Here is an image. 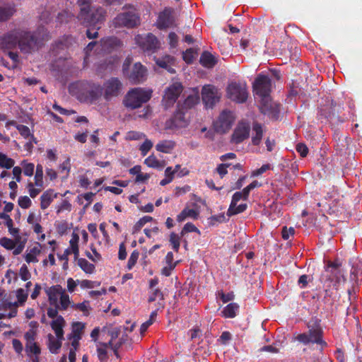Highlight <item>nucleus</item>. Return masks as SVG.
I'll list each match as a JSON object with an SVG mask.
<instances>
[{
    "mask_svg": "<svg viewBox=\"0 0 362 362\" xmlns=\"http://www.w3.org/2000/svg\"><path fill=\"white\" fill-rule=\"evenodd\" d=\"M22 170L25 176H32L34 173L35 165L32 163H28L26 160L21 162Z\"/></svg>",
    "mask_w": 362,
    "mask_h": 362,
    "instance_id": "45",
    "label": "nucleus"
},
{
    "mask_svg": "<svg viewBox=\"0 0 362 362\" xmlns=\"http://www.w3.org/2000/svg\"><path fill=\"white\" fill-rule=\"evenodd\" d=\"M59 305L60 310H67L69 306L71 305V300H70L69 296L66 293L65 291L61 295V297L59 298Z\"/></svg>",
    "mask_w": 362,
    "mask_h": 362,
    "instance_id": "44",
    "label": "nucleus"
},
{
    "mask_svg": "<svg viewBox=\"0 0 362 362\" xmlns=\"http://www.w3.org/2000/svg\"><path fill=\"white\" fill-rule=\"evenodd\" d=\"M144 136V134H143L141 132H136V131H129L126 136V139L127 140H139Z\"/></svg>",
    "mask_w": 362,
    "mask_h": 362,
    "instance_id": "61",
    "label": "nucleus"
},
{
    "mask_svg": "<svg viewBox=\"0 0 362 362\" xmlns=\"http://www.w3.org/2000/svg\"><path fill=\"white\" fill-rule=\"evenodd\" d=\"M199 62L204 67L211 68L216 65V60L210 52L204 51L201 54Z\"/></svg>",
    "mask_w": 362,
    "mask_h": 362,
    "instance_id": "31",
    "label": "nucleus"
},
{
    "mask_svg": "<svg viewBox=\"0 0 362 362\" xmlns=\"http://www.w3.org/2000/svg\"><path fill=\"white\" fill-rule=\"evenodd\" d=\"M47 346L49 351L52 354H57L59 353V349L62 347V341L64 339H59L58 338H54V337L52 334H49L47 335Z\"/></svg>",
    "mask_w": 362,
    "mask_h": 362,
    "instance_id": "29",
    "label": "nucleus"
},
{
    "mask_svg": "<svg viewBox=\"0 0 362 362\" xmlns=\"http://www.w3.org/2000/svg\"><path fill=\"white\" fill-rule=\"evenodd\" d=\"M135 41L144 52L153 53L160 47L158 38L151 33L137 35L135 37Z\"/></svg>",
    "mask_w": 362,
    "mask_h": 362,
    "instance_id": "11",
    "label": "nucleus"
},
{
    "mask_svg": "<svg viewBox=\"0 0 362 362\" xmlns=\"http://www.w3.org/2000/svg\"><path fill=\"white\" fill-rule=\"evenodd\" d=\"M309 339L310 342L315 343L320 345H326V342L322 340V331L320 327L309 329L308 332Z\"/></svg>",
    "mask_w": 362,
    "mask_h": 362,
    "instance_id": "28",
    "label": "nucleus"
},
{
    "mask_svg": "<svg viewBox=\"0 0 362 362\" xmlns=\"http://www.w3.org/2000/svg\"><path fill=\"white\" fill-rule=\"evenodd\" d=\"M37 337V330L30 329L24 334V339H25V351L28 355L33 354L38 356L41 353L39 345L35 342Z\"/></svg>",
    "mask_w": 362,
    "mask_h": 362,
    "instance_id": "16",
    "label": "nucleus"
},
{
    "mask_svg": "<svg viewBox=\"0 0 362 362\" xmlns=\"http://www.w3.org/2000/svg\"><path fill=\"white\" fill-rule=\"evenodd\" d=\"M78 265L79 267L86 274H92L95 271V265L90 263L87 259L84 258L78 257Z\"/></svg>",
    "mask_w": 362,
    "mask_h": 362,
    "instance_id": "38",
    "label": "nucleus"
},
{
    "mask_svg": "<svg viewBox=\"0 0 362 362\" xmlns=\"http://www.w3.org/2000/svg\"><path fill=\"white\" fill-rule=\"evenodd\" d=\"M140 23V16L134 11L120 13L112 20L115 28H134L139 25Z\"/></svg>",
    "mask_w": 362,
    "mask_h": 362,
    "instance_id": "5",
    "label": "nucleus"
},
{
    "mask_svg": "<svg viewBox=\"0 0 362 362\" xmlns=\"http://www.w3.org/2000/svg\"><path fill=\"white\" fill-rule=\"evenodd\" d=\"M239 309V305L235 303H230L223 310V316L227 318H233L236 316V313Z\"/></svg>",
    "mask_w": 362,
    "mask_h": 362,
    "instance_id": "35",
    "label": "nucleus"
},
{
    "mask_svg": "<svg viewBox=\"0 0 362 362\" xmlns=\"http://www.w3.org/2000/svg\"><path fill=\"white\" fill-rule=\"evenodd\" d=\"M57 197V194L54 193L53 189H50L45 191L40 197V208L43 210L47 209Z\"/></svg>",
    "mask_w": 362,
    "mask_h": 362,
    "instance_id": "26",
    "label": "nucleus"
},
{
    "mask_svg": "<svg viewBox=\"0 0 362 362\" xmlns=\"http://www.w3.org/2000/svg\"><path fill=\"white\" fill-rule=\"evenodd\" d=\"M252 131L255 134L252 137V142L253 145L257 146L260 144L263 136V127L261 124L255 122L252 124Z\"/></svg>",
    "mask_w": 362,
    "mask_h": 362,
    "instance_id": "32",
    "label": "nucleus"
},
{
    "mask_svg": "<svg viewBox=\"0 0 362 362\" xmlns=\"http://www.w3.org/2000/svg\"><path fill=\"white\" fill-rule=\"evenodd\" d=\"M64 291L61 285L57 284L47 288L45 293L48 297V301L50 305H57L59 304V298Z\"/></svg>",
    "mask_w": 362,
    "mask_h": 362,
    "instance_id": "21",
    "label": "nucleus"
},
{
    "mask_svg": "<svg viewBox=\"0 0 362 362\" xmlns=\"http://www.w3.org/2000/svg\"><path fill=\"white\" fill-rule=\"evenodd\" d=\"M96 347V351L99 361L107 362L108 354L105 343L99 341L97 343Z\"/></svg>",
    "mask_w": 362,
    "mask_h": 362,
    "instance_id": "34",
    "label": "nucleus"
},
{
    "mask_svg": "<svg viewBox=\"0 0 362 362\" xmlns=\"http://www.w3.org/2000/svg\"><path fill=\"white\" fill-rule=\"evenodd\" d=\"M280 104L273 102L269 97L261 99L260 112L271 119L277 120L280 114Z\"/></svg>",
    "mask_w": 362,
    "mask_h": 362,
    "instance_id": "14",
    "label": "nucleus"
},
{
    "mask_svg": "<svg viewBox=\"0 0 362 362\" xmlns=\"http://www.w3.org/2000/svg\"><path fill=\"white\" fill-rule=\"evenodd\" d=\"M106 11L102 7L92 9L91 7H83L78 14V19L85 26H95L105 20Z\"/></svg>",
    "mask_w": 362,
    "mask_h": 362,
    "instance_id": "3",
    "label": "nucleus"
},
{
    "mask_svg": "<svg viewBox=\"0 0 362 362\" xmlns=\"http://www.w3.org/2000/svg\"><path fill=\"white\" fill-rule=\"evenodd\" d=\"M52 307H49L47 309V316L49 317V318H57V317L59 316L58 315V311L60 310L59 309V305L57 304V305H52Z\"/></svg>",
    "mask_w": 362,
    "mask_h": 362,
    "instance_id": "60",
    "label": "nucleus"
},
{
    "mask_svg": "<svg viewBox=\"0 0 362 362\" xmlns=\"http://www.w3.org/2000/svg\"><path fill=\"white\" fill-rule=\"evenodd\" d=\"M43 167L41 164L36 166V172L35 175V185L37 187H43Z\"/></svg>",
    "mask_w": 362,
    "mask_h": 362,
    "instance_id": "39",
    "label": "nucleus"
},
{
    "mask_svg": "<svg viewBox=\"0 0 362 362\" xmlns=\"http://www.w3.org/2000/svg\"><path fill=\"white\" fill-rule=\"evenodd\" d=\"M78 242H79V235L73 233L71 235V238L69 241L70 244V250L74 255V259H78L79 256V248H78Z\"/></svg>",
    "mask_w": 362,
    "mask_h": 362,
    "instance_id": "36",
    "label": "nucleus"
},
{
    "mask_svg": "<svg viewBox=\"0 0 362 362\" xmlns=\"http://www.w3.org/2000/svg\"><path fill=\"white\" fill-rule=\"evenodd\" d=\"M169 241L172 245L173 249L177 252L180 246V237L175 233L173 232L170 235Z\"/></svg>",
    "mask_w": 362,
    "mask_h": 362,
    "instance_id": "46",
    "label": "nucleus"
},
{
    "mask_svg": "<svg viewBox=\"0 0 362 362\" xmlns=\"http://www.w3.org/2000/svg\"><path fill=\"white\" fill-rule=\"evenodd\" d=\"M19 275L21 276V279L25 281L28 280L31 274L28 269V267L25 264H23L19 270Z\"/></svg>",
    "mask_w": 362,
    "mask_h": 362,
    "instance_id": "58",
    "label": "nucleus"
},
{
    "mask_svg": "<svg viewBox=\"0 0 362 362\" xmlns=\"http://www.w3.org/2000/svg\"><path fill=\"white\" fill-rule=\"evenodd\" d=\"M295 230L293 227H290L289 228H287L286 226H284L282 228L281 235L282 238L285 240H288L290 237V235H294Z\"/></svg>",
    "mask_w": 362,
    "mask_h": 362,
    "instance_id": "64",
    "label": "nucleus"
},
{
    "mask_svg": "<svg viewBox=\"0 0 362 362\" xmlns=\"http://www.w3.org/2000/svg\"><path fill=\"white\" fill-rule=\"evenodd\" d=\"M115 68L114 60L112 58L106 59L97 64L96 71L98 74L103 75L111 72Z\"/></svg>",
    "mask_w": 362,
    "mask_h": 362,
    "instance_id": "27",
    "label": "nucleus"
},
{
    "mask_svg": "<svg viewBox=\"0 0 362 362\" xmlns=\"http://www.w3.org/2000/svg\"><path fill=\"white\" fill-rule=\"evenodd\" d=\"M88 305H89L88 301H83V302L79 303H73L71 305V306L73 308H75V309H77V310H79L83 312L84 315L87 316L89 314L88 311Z\"/></svg>",
    "mask_w": 362,
    "mask_h": 362,
    "instance_id": "50",
    "label": "nucleus"
},
{
    "mask_svg": "<svg viewBox=\"0 0 362 362\" xmlns=\"http://www.w3.org/2000/svg\"><path fill=\"white\" fill-rule=\"evenodd\" d=\"M341 109L340 105H337L332 100L327 101V104L319 109L317 117L319 119H325L332 124H338L344 122L343 119L339 116V112Z\"/></svg>",
    "mask_w": 362,
    "mask_h": 362,
    "instance_id": "4",
    "label": "nucleus"
},
{
    "mask_svg": "<svg viewBox=\"0 0 362 362\" xmlns=\"http://www.w3.org/2000/svg\"><path fill=\"white\" fill-rule=\"evenodd\" d=\"M147 69L141 63H135L132 71L126 76L133 84L141 83L146 79Z\"/></svg>",
    "mask_w": 362,
    "mask_h": 362,
    "instance_id": "17",
    "label": "nucleus"
},
{
    "mask_svg": "<svg viewBox=\"0 0 362 362\" xmlns=\"http://www.w3.org/2000/svg\"><path fill=\"white\" fill-rule=\"evenodd\" d=\"M183 90V86L180 82H175L170 84L165 90L162 103L165 109L172 107L176 102Z\"/></svg>",
    "mask_w": 362,
    "mask_h": 362,
    "instance_id": "10",
    "label": "nucleus"
},
{
    "mask_svg": "<svg viewBox=\"0 0 362 362\" xmlns=\"http://www.w3.org/2000/svg\"><path fill=\"white\" fill-rule=\"evenodd\" d=\"M28 296V293L27 291H25L23 288H18L16 291V297L18 298V301L19 303L23 304L24 303Z\"/></svg>",
    "mask_w": 362,
    "mask_h": 362,
    "instance_id": "56",
    "label": "nucleus"
},
{
    "mask_svg": "<svg viewBox=\"0 0 362 362\" xmlns=\"http://www.w3.org/2000/svg\"><path fill=\"white\" fill-rule=\"evenodd\" d=\"M16 129L20 133V134L25 139L28 138L31 135L29 127L25 125L17 124Z\"/></svg>",
    "mask_w": 362,
    "mask_h": 362,
    "instance_id": "55",
    "label": "nucleus"
},
{
    "mask_svg": "<svg viewBox=\"0 0 362 362\" xmlns=\"http://www.w3.org/2000/svg\"><path fill=\"white\" fill-rule=\"evenodd\" d=\"M85 328V325L80 322H74L72 325L71 333L68 335V339H81L82 332Z\"/></svg>",
    "mask_w": 362,
    "mask_h": 362,
    "instance_id": "33",
    "label": "nucleus"
},
{
    "mask_svg": "<svg viewBox=\"0 0 362 362\" xmlns=\"http://www.w3.org/2000/svg\"><path fill=\"white\" fill-rule=\"evenodd\" d=\"M247 208V204H240L238 205L235 204L233 206V204H230L229 208L227 211V215L228 216H233L239 214L244 212Z\"/></svg>",
    "mask_w": 362,
    "mask_h": 362,
    "instance_id": "37",
    "label": "nucleus"
},
{
    "mask_svg": "<svg viewBox=\"0 0 362 362\" xmlns=\"http://www.w3.org/2000/svg\"><path fill=\"white\" fill-rule=\"evenodd\" d=\"M152 96L151 90H146L142 88H134L130 89L125 95L123 104L131 110H134L147 103Z\"/></svg>",
    "mask_w": 362,
    "mask_h": 362,
    "instance_id": "2",
    "label": "nucleus"
},
{
    "mask_svg": "<svg viewBox=\"0 0 362 362\" xmlns=\"http://www.w3.org/2000/svg\"><path fill=\"white\" fill-rule=\"evenodd\" d=\"M311 280H312V278L309 275L303 274L299 277V279L298 280V284L300 288H305L308 286V283Z\"/></svg>",
    "mask_w": 362,
    "mask_h": 362,
    "instance_id": "54",
    "label": "nucleus"
},
{
    "mask_svg": "<svg viewBox=\"0 0 362 362\" xmlns=\"http://www.w3.org/2000/svg\"><path fill=\"white\" fill-rule=\"evenodd\" d=\"M0 218L1 219H7V221L6 222V226L8 227V232L10 234H11L13 237H15V239L16 241H19L21 239V237L19 235V230L18 228H13V220L10 217L9 215L6 214V213H1L0 214Z\"/></svg>",
    "mask_w": 362,
    "mask_h": 362,
    "instance_id": "30",
    "label": "nucleus"
},
{
    "mask_svg": "<svg viewBox=\"0 0 362 362\" xmlns=\"http://www.w3.org/2000/svg\"><path fill=\"white\" fill-rule=\"evenodd\" d=\"M175 58L170 55H165L156 59V64L160 68L166 69L169 73L174 74L175 70L171 67L174 64Z\"/></svg>",
    "mask_w": 362,
    "mask_h": 362,
    "instance_id": "23",
    "label": "nucleus"
},
{
    "mask_svg": "<svg viewBox=\"0 0 362 362\" xmlns=\"http://www.w3.org/2000/svg\"><path fill=\"white\" fill-rule=\"evenodd\" d=\"M119 40L116 37H109L100 40V45L103 49H109L117 45Z\"/></svg>",
    "mask_w": 362,
    "mask_h": 362,
    "instance_id": "41",
    "label": "nucleus"
},
{
    "mask_svg": "<svg viewBox=\"0 0 362 362\" xmlns=\"http://www.w3.org/2000/svg\"><path fill=\"white\" fill-rule=\"evenodd\" d=\"M231 334L228 331H224L220 336L218 341L221 342V344L226 345L229 342V341L231 340Z\"/></svg>",
    "mask_w": 362,
    "mask_h": 362,
    "instance_id": "63",
    "label": "nucleus"
},
{
    "mask_svg": "<svg viewBox=\"0 0 362 362\" xmlns=\"http://www.w3.org/2000/svg\"><path fill=\"white\" fill-rule=\"evenodd\" d=\"M185 109L177 105V110L169 120L170 127L182 128L187 126L189 120L185 117Z\"/></svg>",
    "mask_w": 362,
    "mask_h": 362,
    "instance_id": "20",
    "label": "nucleus"
},
{
    "mask_svg": "<svg viewBox=\"0 0 362 362\" xmlns=\"http://www.w3.org/2000/svg\"><path fill=\"white\" fill-rule=\"evenodd\" d=\"M296 151L303 158L305 157L308 153V148L307 146L303 143H299L296 145Z\"/></svg>",
    "mask_w": 362,
    "mask_h": 362,
    "instance_id": "62",
    "label": "nucleus"
},
{
    "mask_svg": "<svg viewBox=\"0 0 362 362\" xmlns=\"http://www.w3.org/2000/svg\"><path fill=\"white\" fill-rule=\"evenodd\" d=\"M234 120L233 112L228 110H223L214 122L216 131L221 134L227 132L232 127Z\"/></svg>",
    "mask_w": 362,
    "mask_h": 362,
    "instance_id": "13",
    "label": "nucleus"
},
{
    "mask_svg": "<svg viewBox=\"0 0 362 362\" xmlns=\"http://www.w3.org/2000/svg\"><path fill=\"white\" fill-rule=\"evenodd\" d=\"M191 232H197V233H199V230H198V228L194 226V224H193L192 223H190V222H188L187 223L182 231H181V235L183 236L185 233H191Z\"/></svg>",
    "mask_w": 362,
    "mask_h": 362,
    "instance_id": "57",
    "label": "nucleus"
},
{
    "mask_svg": "<svg viewBox=\"0 0 362 362\" xmlns=\"http://www.w3.org/2000/svg\"><path fill=\"white\" fill-rule=\"evenodd\" d=\"M175 144L173 142L170 141H164L157 144L156 148L157 151L163 153H169L173 149Z\"/></svg>",
    "mask_w": 362,
    "mask_h": 362,
    "instance_id": "40",
    "label": "nucleus"
},
{
    "mask_svg": "<svg viewBox=\"0 0 362 362\" xmlns=\"http://www.w3.org/2000/svg\"><path fill=\"white\" fill-rule=\"evenodd\" d=\"M157 298L163 300V293L159 288L153 289L152 293L150 295L148 301L149 303L155 301Z\"/></svg>",
    "mask_w": 362,
    "mask_h": 362,
    "instance_id": "53",
    "label": "nucleus"
},
{
    "mask_svg": "<svg viewBox=\"0 0 362 362\" xmlns=\"http://www.w3.org/2000/svg\"><path fill=\"white\" fill-rule=\"evenodd\" d=\"M18 204L22 209H26L30 207L32 202L28 196H21L18 198Z\"/></svg>",
    "mask_w": 362,
    "mask_h": 362,
    "instance_id": "51",
    "label": "nucleus"
},
{
    "mask_svg": "<svg viewBox=\"0 0 362 362\" xmlns=\"http://www.w3.org/2000/svg\"><path fill=\"white\" fill-rule=\"evenodd\" d=\"M139 256V252L137 250H134L132 252V254L128 259V262H127L128 269H132V267L136 264V263L138 260Z\"/></svg>",
    "mask_w": 362,
    "mask_h": 362,
    "instance_id": "52",
    "label": "nucleus"
},
{
    "mask_svg": "<svg viewBox=\"0 0 362 362\" xmlns=\"http://www.w3.org/2000/svg\"><path fill=\"white\" fill-rule=\"evenodd\" d=\"M195 54L192 48L187 49L185 52H183L182 59L187 64H192L194 59Z\"/></svg>",
    "mask_w": 362,
    "mask_h": 362,
    "instance_id": "49",
    "label": "nucleus"
},
{
    "mask_svg": "<svg viewBox=\"0 0 362 362\" xmlns=\"http://www.w3.org/2000/svg\"><path fill=\"white\" fill-rule=\"evenodd\" d=\"M16 12V5L13 3L0 6V22L9 20Z\"/></svg>",
    "mask_w": 362,
    "mask_h": 362,
    "instance_id": "22",
    "label": "nucleus"
},
{
    "mask_svg": "<svg viewBox=\"0 0 362 362\" xmlns=\"http://www.w3.org/2000/svg\"><path fill=\"white\" fill-rule=\"evenodd\" d=\"M15 163L14 160L7 157L3 153H0V167L9 169L13 166Z\"/></svg>",
    "mask_w": 362,
    "mask_h": 362,
    "instance_id": "42",
    "label": "nucleus"
},
{
    "mask_svg": "<svg viewBox=\"0 0 362 362\" xmlns=\"http://www.w3.org/2000/svg\"><path fill=\"white\" fill-rule=\"evenodd\" d=\"M221 94L218 89L211 84L205 85L202 89V99L206 108H212L219 102Z\"/></svg>",
    "mask_w": 362,
    "mask_h": 362,
    "instance_id": "12",
    "label": "nucleus"
},
{
    "mask_svg": "<svg viewBox=\"0 0 362 362\" xmlns=\"http://www.w3.org/2000/svg\"><path fill=\"white\" fill-rule=\"evenodd\" d=\"M20 29L4 34L0 39V45L2 49H11L17 45L19 47Z\"/></svg>",
    "mask_w": 362,
    "mask_h": 362,
    "instance_id": "18",
    "label": "nucleus"
},
{
    "mask_svg": "<svg viewBox=\"0 0 362 362\" xmlns=\"http://www.w3.org/2000/svg\"><path fill=\"white\" fill-rule=\"evenodd\" d=\"M153 220V218L150 216H144L141 218L134 226L133 227V233H136L139 231L142 227L148 222H151Z\"/></svg>",
    "mask_w": 362,
    "mask_h": 362,
    "instance_id": "43",
    "label": "nucleus"
},
{
    "mask_svg": "<svg viewBox=\"0 0 362 362\" xmlns=\"http://www.w3.org/2000/svg\"><path fill=\"white\" fill-rule=\"evenodd\" d=\"M66 322L62 315L57 317V319L54 320L51 322V327L54 331L56 337L59 339H64V330L63 328L65 326Z\"/></svg>",
    "mask_w": 362,
    "mask_h": 362,
    "instance_id": "24",
    "label": "nucleus"
},
{
    "mask_svg": "<svg viewBox=\"0 0 362 362\" xmlns=\"http://www.w3.org/2000/svg\"><path fill=\"white\" fill-rule=\"evenodd\" d=\"M152 146L153 143L150 140H145V141L141 144V146L139 148L141 155L143 156H146L147 153L151 150Z\"/></svg>",
    "mask_w": 362,
    "mask_h": 362,
    "instance_id": "59",
    "label": "nucleus"
},
{
    "mask_svg": "<svg viewBox=\"0 0 362 362\" xmlns=\"http://www.w3.org/2000/svg\"><path fill=\"white\" fill-rule=\"evenodd\" d=\"M227 97L237 103H245L248 97L245 83L231 82L226 88Z\"/></svg>",
    "mask_w": 362,
    "mask_h": 362,
    "instance_id": "8",
    "label": "nucleus"
},
{
    "mask_svg": "<svg viewBox=\"0 0 362 362\" xmlns=\"http://www.w3.org/2000/svg\"><path fill=\"white\" fill-rule=\"evenodd\" d=\"M144 163L150 168H159L162 167L160 161L153 155L146 158L144 160Z\"/></svg>",
    "mask_w": 362,
    "mask_h": 362,
    "instance_id": "47",
    "label": "nucleus"
},
{
    "mask_svg": "<svg viewBox=\"0 0 362 362\" xmlns=\"http://www.w3.org/2000/svg\"><path fill=\"white\" fill-rule=\"evenodd\" d=\"M250 134V126L245 122H240L235 127L231 137V141L235 144H240L248 138Z\"/></svg>",
    "mask_w": 362,
    "mask_h": 362,
    "instance_id": "19",
    "label": "nucleus"
},
{
    "mask_svg": "<svg viewBox=\"0 0 362 362\" xmlns=\"http://www.w3.org/2000/svg\"><path fill=\"white\" fill-rule=\"evenodd\" d=\"M80 88L81 95L86 102L95 103L103 96V88L99 83L91 81L82 82Z\"/></svg>",
    "mask_w": 362,
    "mask_h": 362,
    "instance_id": "6",
    "label": "nucleus"
},
{
    "mask_svg": "<svg viewBox=\"0 0 362 362\" xmlns=\"http://www.w3.org/2000/svg\"><path fill=\"white\" fill-rule=\"evenodd\" d=\"M103 97L106 101H110L113 98L118 97L122 92L123 84L117 77H111L106 80L103 85Z\"/></svg>",
    "mask_w": 362,
    "mask_h": 362,
    "instance_id": "7",
    "label": "nucleus"
},
{
    "mask_svg": "<svg viewBox=\"0 0 362 362\" xmlns=\"http://www.w3.org/2000/svg\"><path fill=\"white\" fill-rule=\"evenodd\" d=\"M18 241L13 240L8 238L4 237L0 239V245L7 250H13L15 248Z\"/></svg>",
    "mask_w": 362,
    "mask_h": 362,
    "instance_id": "48",
    "label": "nucleus"
},
{
    "mask_svg": "<svg viewBox=\"0 0 362 362\" xmlns=\"http://www.w3.org/2000/svg\"><path fill=\"white\" fill-rule=\"evenodd\" d=\"M199 100L200 98L199 91L197 88H195V91L193 94L188 95L182 104H178L177 105L185 109V110H188L198 104Z\"/></svg>",
    "mask_w": 362,
    "mask_h": 362,
    "instance_id": "25",
    "label": "nucleus"
},
{
    "mask_svg": "<svg viewBox=\"0 0 362 362\" xmlns=\"http://www.w3.org/2000/svg\"><path fill=\"white\" fill-rule=\"evenodd\" d=\"M173 13L174 9L170 7H165L160 12L156 21L157 28L163 30L172 27L175 23Z\"/></svg>",
    "mask_w": 362,
    "mask_h": 362,
    "instance_id": "15",
    "label": "nucleus"
},
{
    "mask_svg": "<svg viewBox=\"0 0 362 362\" xmlns=\"http://www.w3.org/2000/svg\"><path fill=\"white\" fill-rule=\"evenodd\" d=\"M19 49L23 54L38 51L51 37L47 30L39 27L35 31L20 30Z\"/></svg>",
    "mask_w": 362,
    "mask_h": 362,
    "instance_id": "1",
    "label": "nucleus"
},
{
    "mask_svg": "<svg viewBox=\"0 0 362 362\" xmlns=\"http://www.w3.org/2000/svg\"><path fill=\"white\" fill-rule=\"evenodd\" d=\"M252 88L254 93L261 99L268 98L272 91V80L267 75L261 73L255 78Z\"/></svg>",
    "mask_w": 362,
    "mask_h": 362,
    "instance_id": "9",
    "label": "nucleus"
}]
</instances>
